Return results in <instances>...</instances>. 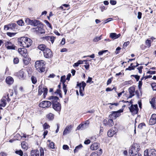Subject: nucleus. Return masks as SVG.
<instances>
[{"mask_svg": "<svg viewBox=\"0 0 156 156\" xmlns=\"http://www.w3.org/2000/svg\"><path fill=\"white\" fill-rule=\"evenodd\" d=\"M7 99L6 97H4L1 100V102L0 103V106L4 107L5 106L6 103V100Z\"/></svg>", "mask_w": 156, "mask_h": 156, "instance_id": "obj_22", "label": "nucleus"}, {"mask_svg": "<svg viewBox=\"0 0 156 156\" xmlns=\"http://www.w3.org/2000/svg\"><path fill=\"white\" fill-rule=\"evenodd\" d=\"M19 62V59L17 58H15L13 59V63L14 64H17Z\"/></svg>", "mask_w": 156, "mask_h": 156, "instance_id": "obj_48", "label": "nucleus"}, {"mask_svg": "<svg viewBox=\"0 0 156 156\" xmlns=\"http://www.w3.org/2000/svg\"><path fill=\"white\" fill-rule=\"evenodd\" d=\"M45 64V62L44 60H38L36 62L35 66L39 72L42 73L45 70V67L44 66Z\"/></svg>", "mask_w": 156, "mask_h": 156, "instance_id": "obj_2", "label": "nucleus"}, {"mask_svg": "<svg viewBox=\"0 0 156 156\" xmlns=\"http://www.w3.org/2000/svg\"><path fill=\"white\" fill-rule=\"evenodd\" d=\"M5 80L6 83L9 85L12 84L14 81L13 78L11 76L7 77Z\"/></svg>", "mask_w": 156, "mask_h": 156, "instance_id": "obj_25", "label": "nucleus"}, {"mask_svg": "<svg viewBox=\"0 0 156 156\" xmlns=\"http://www.w3.org/2000/svg\"><path fill=\"white\" fill-rule=\"evenodd\" d=\"M40 156H44V152L43 149L42 147H40Z\"/></svg>", "mask_w": 156, "mask_h": 156, "instance_id": "obj_45", "label": "nucleus"}, {"mask_svg": "<svg viewBox=\"0 0 156 156\" xmlns=\"http://www.w3.org/2000/svg\"><path fill=\"white\" fill-rule=\"evenodd\" d=\"M10 29L14 31H16L17 30L18 26L17 24L14 23H12L9 24Z\"/></svg>", "mask_w": 156, "mask_h": 156, "instance_id": "obj_19", "label": "nucleus"}, {"mask_svg": "<svg viewBox=\"0 0 156 156\" xmlns=\"http://www.w3.org/2000/svg\"><path fill=\"white\" fill-rule=\"evenodd\" d=\"M92 78L89 77H88L87 80L86 81L87 83H90L91 82L92 83H93V82L92 81Z\"/></svg>", "mask_w": 156, "mask_h": 156, "instance_id": "obj_54", "label": "nucleus"}, {"mask_svg": "<svg viewBox=\"0 0 156 156\" xmlns=\"http://www.w3.org/2000/svg\"><path fill=\"white\" fill-rule=\"evenodd\" d=\"M149 122L150 125H154L156 123V114H153L150 119Z\"/></svg>", "mask_w": 156, "mask_h": 156, "instance_id": "obj_15", "label": "nucleus"}, {"mask_svg": "<svg viewBox=\"0 0 156 156\" xmlns=\"http://www.w3.org/2000/svg\"><path fill=\"white\" fill-rule=\"evenodd\" d=\"M142 13L140 12H138V14L137 18L139 19H140L141 18Z\"/></svg>", "mask_w": 156, "mask_h": 156, "instance_id": "obj_62", "label": "nucleus"}, {"mask_svg": "<svg viewBox=\"0 0 156 156\" xmlns=\"http://www.w3.org/2000/svg\"><path fill=\"white\" fill-rule=\"evenodd\" d=\"M69 148V146L67 145H64L63 146V149L64 150H68Z\"/></svg>", "mask_w": 156, "mask_h": 156, "instance_id": "obj_58", "label": "nucleus"}, {"mask_svg": "<svg viewBox=\"0 0 156 156\" xmlns=\"http://www.w3.org/2000/svg\"><path fill=\"white\" fill-rule=\"evenodd\" d=\"M43 91L44 92L43 96L45 98V97L46 96L47 94V92H48V89L47 88H43Z\"/></svg>", "mask_w": 156, "mask_h": 156, "instance_id": "obj_37", "label": "nucleus"}, {"mask_svg": "<svg viewBox=\"0 0 156 156\" xmlns=\"http://www.w3.org/2000/svg\"><path fill=\"white\" fill-rule=\"evenodd\" d=\"M86 86V83L84 81H82L81 83H77V86L79 87L80 88L79 90L83 91Z\"/></svg>", "mask_w": 156, "mask_h": 156, "instance_id": "obj_17", "label": "nucleus"}, {"mask_svg": "<svg viewBox=\"0 0 156 156\" xmlns=\"http://www.w3.org/2000/svg\"><path fill=\"white\" fill-rule=\"evenodd\" d=\"M145 124L144 123H140L138 126V128H140V129H141L143 128V127L144 126H145Z\"/></svg>", "mask_w": 156, "mask_h": 156, "instance_id": "obj_53", "label": "nucleus"}, {"mask_svg": "<svg viewBox=\"0 0 156 156\" xmlns=\"http://www.w3.org/2000/svg\"><path fill=\"white\" fill-rule=\"evenodd\" d=\"M88 61V60H84L83 61L79 60L77 62H78V63H79V64L80 65V64H83V62H87Z\"/></svg>", "mask_w": 156, "mask_h": 156, "instance_id": "obj_55", "label": "nucleus"}, {"mask_svg": "<svg viewBox=\"0 0 156 156\" xmlns=\"http://www.w3.org/2000/svg\"><path fill=\"white\" fill-rule=\"evenodd\" d=\"M131 76L134 77L136 79L137 81H138L139 80L140 78V76H138V75H131Z\"/></svg>", "mask_w": 156, "mask_h": 156, "instance_id": "obj_51", "label": "nucleus"}, {"mask_svg": "<svg viewBox=\"0 0 156 156\" xmlns=\"http://www.w3.org/2000/svg\"><path fill=\"white\" fill-rule=\"evenodd\" d=\"M101 35L99 37H96L94 38L93 39V41L94 42H97L101 39Z\"/></svg>", "mask_w": 156, "mask_h": 156, "instance_id": "obj_47", "label": "nucleus"}, {"mask_svg": "<svg viewBox=\"0 0 156 156\" xmlns=\"http://www.w3.org/2000/svg\"><path fill=\"white\" fill-rule=\"evenodd\" d=\"M123 112V110L120 109L117 111H113L112 113L109 115L110 119H115L117 117L120 116L121 115L120 113Z\"/></svg>", "mask_w": 156, "mask_h": 156, "instance_id": "obj_5", "label": "nucleus"}, {"mask_svg": "<svg viewBox=\"0 0 156 156\" xmlns=\"http://www.w3.org/2000/svg\"><path fill=\"white\" fill-rule=\"evenodd\" d=\"M89 120H87L83 124H80L77 127V129L79 130L81 129V130H83L87 128L89 126Z\"/></svg>", "mask_w": 156, "mask_h": 156, "instance_id": "obj_9", "label": "nucleus"}, {"mask_svg": "<svg viewBox=\"0 0 156 156\" xmlns=\"http://www.w3.org/2000/svg\"><path fill=\"white\" fill-rule=\"evenodd\" d=\"M143 68V67L142 66H140L138 67L137 69L139 70V72L140 73H141L142 72V69Z\"/></svg>", "mask_w": 156, "mask_h": 156, "instance_id": "obj_61", "label": "nucleus"}, {"mask_svg": "<svg viewBox=\"0 0 156 156\" xmlns=\"http://www.w3.org/2000/svg\"><path fill=\"white\" fill-rule=\"evenodd\" d=\"M18 43L22 47H29L32 43V40L27 37H21L18 41Z\"/></svg>", "mask_w": 156, "mask_h": 156, "instance_id": "obj_1", "label": "nucleus"}, {"mask_svg": "<svg viewBox=\"0 0 156 156\" xmlns=\"http://www.w3.org/2000/svg\"><path fill=\"white\" fill-rule=\"evenodd\" d=\"M38 48L41 51H44V50L46 49L47 48H46V46L44 44H40L39 45L38 47Z\"/></svg>", "mask_w": 156, "mask_h": 156, "instance_id": "obj_32", "label": "nucleus"}, {"mask_svg": "<svg viewBox=\"0 0 156 156\" xmlns=\"http://www.w3.org/2000/svg\"><path fill=\"white\" fill-rule=\"evenodd\" d=\"M63 89L65 93V95L66 94L67 91V88L65 84H63Z\"/></svg>", "mask_w": 156, "mask_h": 156, "instance_id": "obj_42", "label": "nucleus"}, {"mask_svg": "<svg viewBox=\"0 0 156 156\" xmlns=\"http://www.w3.org/2000/svg\"><path fill=\"white\" fill-rule=\"evenodd\" d=\"M44 39L47 41H50L53 44L54 42L55 37L53 36H47L44 37Z\"/></svg>", "mask_w": 156, "mask_h": 156, "instance_id": "obj_23", "label": "nucleus"}, {"mask_svg": "<svg viewBox=\"0 0 156 156\" xmlns=\"http://www.w3.org/2000/svg\"><path fill=\"white\" fill-rule=\"evenodd\" d=\"M49 100L51 101L52 104L53 103L57 102V101L58 100L59 98L57 96H51L49 97Z\"/></svg>", "mask_w": 156, "mask_h": 156, "instance_id": "obj_20", "label": "nucleus"}, {"mask_svg": "<svg viewBox=\"0 0 156 156\" xmlns=\"http://www.w3.org/2000/svg\"><path fill=\"white\" fill-rule=\"evenodd\" d=\"M82 147L81 144H80L76 147L74 150V153H75L78 151V150Z\"/></svg>", "mask_w": 156, "mask_h": 156, "instance_id": "obj_36", "label": "nucleus"}, {"mask_svg": "<svg viewBox=\"0 0 156 156\" xmlns=\"http://www.w3.org/2000/svg\"><path fill=\"white\" fill-rule=\"evenodd\" d=\"M31 80L32 83L34 84H35L37 82L36 78L34 76H32L31 77Z\"/></svg>", "mask_w": 156, "mask_h": 156, "instance_id": "obj_35", "label": "nucleus"}, {"mask_svg": "<svg viewBox=\"0 0 156 156\" xmlns=\"http://www.w3.org/2000/svg\"><path fill=\"white\" fill-rule=\"evenodd\" d=\"M116 132L113 129H111L107 132V135L108 137H111L114 135Z\"/></svg>", "mask_w": 156, "mask_h": 156, "instance_id": "obj_26", "label": "nucleus"}, {"mask_svg": "<svg viewBox=\"0 0 156 156\" xmlns=\"http://www.w3.org/2000/svg\"><path fill=\"white\" fill-rule=\"evenodd\" d=\"M61 81L62 83L63 84H65L66 81V76H63L61 78Z\"/></svg>", "mask_w": 156, "mask_h": 156, "instance_id": "obj_39", "label": "nucleus"}, {"mask_svg": "<svg viewBox=\"0 0 156 156\" xmlns=\"http://www.w3.org/2000/svg\"><path fill=\"white\" fill-rule=\"evenodd\" d=\"M22 147L23 149L27 150L28 149V144L25 141H23L21 143Z\"/></svg>", "mask_w": 156, "mask_h": 156, "instance_id": "obj_30", "label": "nucleus"}, {"mask_svg": "<svg viewBox=\"0 0 156 156\" xmlns=\"http://www.w3.org/2000/svg\"><path fill=\"white\" fill-rule=\"evenodd\" d=\"M144 155L146 156H156V151L154 149H150L148 151V150L145 151Z\"/></svg>", "mask_w": 156, "mask_h": 156, "instance_id": "obj_6", "label": "nucleus"}, {"mask_svg": "<svg viewBox=\"0 0 156 156\" xmlns=\"http://www.w3.org/2000/svg\"><path fill=\"white\" fill-rule=\"evenodd\" d=\"M121 49V48L120 47H118L116 49V51H115V53L116 54H117L119 53V51H120Z\"/></svg>", "mask_w": 156, "mask_h": 156, "instance_id": "obj_60", "label": "nucleus"}, {"mask_svg": "<svg viewBox=\"0 0 156 156\" xmlns=\"http://www.w3.org/2000/svg\"><path fill=\"white\" fill-rule=\"evenodd\" d=\"M51 102L48 101H44L40 103L39 104L40 107L45 108L49 107L51 105Z\"/></svg>", "mask_w": 156, "mask_h": 156, "instance_id": "obj_8", "label": "nucleus"}, {"mask_svg": "<svg viewBox=\"0 0 156 156\" xmlns=\"http://www.w3.org/2000/svg\"><path fill=\"white\" fill-rule=\"evenodd\" d=\"M129 108L130 112L133 114H136L138 112V108L137 105H132Z\"/></svg>", "mask_w": 156, "mask_h": 156, "instance_id": "obj_11", "label": "nucleus"}, {"mask_svg": "<svg viewBox=\"0 0 156 156\" xmlns=\"http://www.w3.org/2000/svg\"><path fill=\"white\" fill-rule=\"evenodd\" d=\"M90 156H99V155L97 153L95 152H93L91 154Z\"/></svg>", "mask_w": 156, "mask_h": 156, "instance_id": "obj_64", "label": "nucleus"}, {"mask_svg": "<svg viewBox=\"0 0 156 156\" xmlns=\"http://www.w3.org/2000/svg\"><path fill=\"white\" fill-rule=\"evenodd\" d=\"M44 57L46 58H51L53 55L52 52L51 50L47 48L43 51Z\"/></svg>", "mask_w": 156, "mask_h": 156, "instance_id": "obj_10", "label": "nucleus"}, {"mask_svg": "<svg viewBox=\"0 0 156 156\" xmlns=\"http://www.w3.org/2000/svg\"><path fill=\"white\" fill-rule=\"evenodd\" d=\"M5 45L7 49L15 50L17 48L16 46L10 41H5Z\"/></svg>", "mask_w": 156, "mask_h": 156, "instance_id": "obj_7", "label": "nucleus"}, {"mask_svg": "<svg viewBox=\"0 0 156 156\" xmlns=\"http://www.w3.org/2000/svg\"><path fill=\"white\" fill-rule=\"evenodd\" d=\"M43 26L41 23L37 27L32 29L33 31L38 34H42L45 33V30L43 28Z\"/></svg>", "mask_w": 156, "mask_h": 156, "instance_id": "obj_3", "label": "nucleus"}, {"mask_svg": "<svg viewBox=\"0 0 156 156\" xmlns=\"http://www.w3.org/2000/svg\"><path fill=\"white\" fill-rule=\"evenodd\" d=\"M150 103L151 105V106L154 109H156V106L155 105L156 103L155 98H153L151 101H150Z\"/></svg>", "mask_w": 156, "mask_h": 156, "instance_id": "obj_29", "label": "nucleus"}, {"mask_svg": "<svg viewBox=\"0 0 156 156\" xmlns=\"http://www.w3.org/2000/svg\"><path fill=\"white\" fill-rule=\"evenodd\" d=\"M151 86L154 90H156V83H152L151 84Z\"/></svg>", "mask_w": 156, "mask_h": 156, "instance_id": "obj_44", "label": "nucleus"}, {"mask_svg": "<svg viewBox=\"0 0 156 156\" xmlns=\"http://www.w3.org/2000/svg\"><path fill=\"white\" fill-rule=\"evenodd\" d=\"M14 137L16 138L17 140H18L19 138L21 137V136L19 134H17Z\"/></svg>", "mask_w": 156, "mask_h": 156, "instance_id": "obj_63", "label": "nucleus"}, {"mask_svg": "<svg viewBox=\"0 0 156 156\" xmlns=\"http://www.w3.org/2000/svg\"><path fill=\"white\" fill-rule=\"evenodd\" d=\"M26 23L27 24L30 25L34 27L38 26L41 23L37 20H31L29 18H26L25 20Z\"/></svg>", "mask_w": 156, "mask_h": 156, "instance_id": "obj_4", "label": "nucleus"}, {"mask_svg": "<svg viewBox=\"0 0 156 156\" xmlns=\"http://www.w3.org/2000/svg\"><path fill=\"white\" fill-rule=\"evenodd\" d=\"M146 45L148 47H150L151 46V40L148 39L146 41Z\"/></svg>", "mask_w": 156, "mask_h": 156, "instance_id": "obj_41", "label": "nucleus"}, {"mask_svg": "<svg viewBox=\"0 0 156 156\" xmlns=\"http://www.w3.org/2000/svg\"><path fill=\"white\" fill-rule=\"evenodd\" d=\"M47 117L48 118L49 120H52L54 119V115L52 113H50L48 115H47Z\"/></svg>", "mask_w": 156, "mask_h": 156, "instance_id": "obj_34", "label": "nucleus"}, {"mask_svg": "<svg viewBox=\"0 0 156 156\" xmlns=\"http://www.w3.org/2000/svg\"><path fill=\"white\" fill-rule=\"evenodd\" d=\"M17 23L18 25L20 26H23L24 24V23L23 21L21 20H20L17 21Z\"/></svg>", "mask_w": 156, "mask_h": 156, "instance_id": "obj_40", "label": "nucleus"}, {"mask_svg": "<svg viewBox=\"0 0 156 156\" xmlns=\"http://www.w3.org/2000/svg\"><path fill=\"white\" fill-rule=\"evenodd\" d=\"M52 108L55 111L59 112L61 110V104L58 102L53 103L52 104Z\"/></svg>", "mask_w": 156, "mask_h": 156, "instance_id": "obj_12", "label": "nucleus"}, {"mask_svg": "<svg viewBox=\"0 0 156 156\" xmlns=\"http://www.w3.org/2000/svg\"><path fill=\"white\" fill-rule=\"evenodd\" d=\"M129 95L128 98H131L134 95L135 88L133 87H131L129 89Z\"/></svg>", "mask_w": 156, "mask_h": 156, "instance_id": "obj_16", "label": "nucleus"}, {"mask_svg": "<svg viewBox=\"0 0 156 156\" xmlns=\"http://www.w3.org/2000/svg\"><path fill=\"white\" fill-rule=\"evenodd\" d=\"M4 29L6 30H8L10 29V26L9 24L8 25H5L4 26Z\"/></svg>", "mask_w": 156, "mask_h": 156, "instance_id": "obj_57", "label": "nucleus"}, {"mask_svg": "<svg viewBox=\"0 0 156 156\" xmlns=\"http://www.w3.org/2000/svg\"><path fill=\"white\" fill-rule=\"evenodd\" d=\"M49 146L50 148L52 149H54L55 148L54 147V144L53 142H51L50 143Z\"/></svg>", "mask_w": 156, "mask_h": 156, "instance_id": "obj_52", "label": "nucleus"}, {"mask_svg": "<svg viewBox=\"0 0 156 156\" xmlns=\"http://www.w3.org/2000/svg\"><path fill=\"white\" fill-rule=\"evenodd\" d=\"M121 36L120 34H117L116 33H111L110 37L112 39L114 40L118 38Z\"/></svg>", "mask_w": 156, "mask_h": 156, "instance_id": "obj_18", "label": "nucleus"}, {"mask_svg": "<svg viewBox=\"0 0 156 156\" xmlns=\"http://www.w3.org/2000/svg\"><path fill=\"white\" fill-rule=\"evenodd\" d=\"M132 147H134V149L137 152L139 151L140 150L139 146L137 144H134Z\"/></svg>", "mask_w": 156, "mask_h": 156, "instance_id": "obj_33", "label": "nucleus"}, {"mask_svg": "<svg viewBox=\"0 0 156 156\" xmlns=\"http://www.w3.org/2000/svg\"><path fill=\"white\" fill-rule=\"evenodd\" d=\"M19 53L23 56L25 57L27 55V51L26 49L24 48H19L18 50Z\"/></svg>", "mask_w": 156, "mask_h": 156, "instance_id": "obj_14", "label": "nucleus"}, {"mask_svg": "<svg viewBox=\"0 0 156 156\" xmlns=\"http://www.w3.org/2000/svg\"><path fill=\"white\" fill-rule=\"evenodd\" d=\"M44 129H48L50 127V126L48 125L46 123L44 124L43 125Z\"/></svg>", "mask_w": 156, "mask_h": 156, "instance_id": "obj_50", "label": "nucleus"}, {"mask_svg": "<svg viewBox=\"0 0 156 156\" xmlns=\"http://www.w3.org/2000/svg\"><path fill=\"white\" fill-rule=\"evenodd\" d=\"M15 153L17 154H19L20 156H23V152L21 150L16 151Z\"/></svg>", "mask_w": 156, "mask_h": 156, "instance_id": "obj_38", "label": "nucleus"}, {"mask_svg": "<svg viewBox=\"0 0 156 156\" xmlns=\"http://www.w3.org/2000/svg\"><path fill=\"white\" fill-rule=\"evenodd\" d=\"M16 33H11V32H7L6 34L8 36L11 37L14 36Z\"/></svg>", "mask_w": 156, "mask_h": 156, "instance_id": "obj_46", "label": "nucleus"}, {"mask_svg": "<svg viewBox=\"0 0 156 156\" xmlns=\"http://www.w3.org/2000/svg\"><path fill=\"white\" fill-rule=\"evenodd\" d=\"M133 147H131L129 151V154L130 155H132L138 153V152L134 149Z\"/></svg>", "mask_w": 156, "mask_h": 156, "instance_id": "obj_28", "label": "nucleus"}, {"mask_svg": "<svg viewBox=\"0 0 156 156\" xmlns=\"http://www.w3.org/2000/svg\"><path fill=\"white\" fill-rule=\"evenodd\" d=\"M108 51L107 50H103L102 51H99L98 52V55H102L103 53H105V52Z\"/></svg>", "mask_w": 156, "mask_h": 156, "instance_id": "obj_49", "label": "nucleus"}, {"mask_svg": "<svg viewBox=\"0 0 156 156\" xmlns=\"http://www.w3.org/2000/svg\"><path fill=\"white\" fill-rule=\"evenodd\" d=\"M103 124L105 126H112L114 125V123L113 120L112 119H110L107 120L106 119H104L103 122Z\"/></svg>", "mask_w": 156, "mask_h": 156, "instance_id": "obj_13", "label": "nucleus"}, {"mask_svg": "<svg viewBox=\"0 0 156 156\" xmlns=\"http://www.w3.org/2000/svg\"><path fill=\"white\" fill-rule=\"evenodd\" d=\"M23 61L24 63L26 65H27L29 62V61L28 60V59L27 58H25L23 59Z\"/></svg>", "mask_w": 156, "mask_h": 156, "instance_id": "obj_43", "label": "nucleus"}, {"mask_svg": "<svg viewBox=\"0 0 156 156\" xmlns=\"http://www.w3.org/2000/svg\"><path fill=\"white\" fill-rule=\"evenodd\" d=\"M129 44V41L125 42L123 44V48H125Z\"/></svg>", "mask_w": 156, "mask_h": 156, "instance_id": "obj_59", "label": "nucleus"}, {"mask_svg": "<svg viewBox=\"0 0 156 156\" xmlns=\"http://www.w3.org/2000/svg\"><path fill=\"white\" fill-rule=\"evenodd\" d=\"M156 73L155 71H152L151 70H149L147 71V74H155Z\"/></svg>", "mask_w": 156, "mask_h": 156, "instance_id": "obj_56", "label": "nucleus"}, {"mask_svg": "<svg viewBox=\"0 0 156 156\" xmlns=\"http://www.w3.org/2000/svg\"><path fill=\"white\" fill-rule=\"evenodd\" d=\"M39 153L37 150H32L30 153V156H39Z\"/></svg>", "mask_w": 156, "mask_h": 156, "instance_id": "obj_21", "label": "nucleus"}, {"mask_svg": "<svg viewBox=\"0 0 156 156\" xmlns=\"http://www.w3.org/2000/svg\"><path fill=\"white\" fill-rule=\"evenodd\" d=\"M99 147V144L97 143H94L90 146V149L92 150H95Z\"/></svg>", "mask_w": 156, "mask_h": 156, "instance_id": "obj_24", "label": "nucleus"}, {"mask_svg": "<svg viewBox=\"0 0 156 156\" xmlns=\"http://www.w3.org/2000/svg\"><path fill=\"white\" fill-rule=\"evenodd\" d=\"M18 76L20 78H23L24 76V73L23 69L20 70L18 73Z\"/></svg>", "mask_w": 156, "mask_h": 156, "instance_id": "obj_31", "label": "nucleus"}, {"mask_svg": "<svg viewBox=\"0 0 156 156\" xmlns=\"http://www.w3.org/2000/svg\"><path fill=\"white\" fill-rule=\"evenodd\" d=\"M72 128V127L71 125L67 126L63 131V135H65L67 134L68 133H69V132L70 131Z\"/></svg>", "mask_w": 156, "mask_h": 156, "instance_id": "obj_27", "label": "nucleus"}]
</instances>
